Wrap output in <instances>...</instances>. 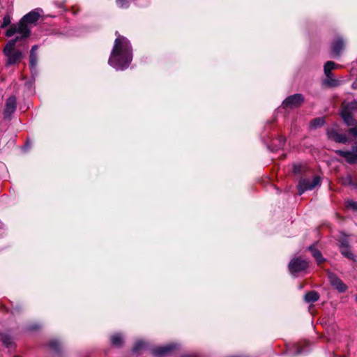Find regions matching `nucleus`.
Masks as SVG:
<instances>
[{"instance_id":"5701e85b","label":"nucleus","mask_w":357,"mask_h":357,"mask_svg":"<svg viewBox=\"0 0 357 357\" xmlns=\"http://www.w3.org/2000/svg\"><path fill=\"white\" fill-rule=\"evenodd\" d=\"M117 4L120 8H126L128 5V0H117Z\"/></svg>"},{"instance_id":"f3484780","label":"nucleus","mask_w":357,"mask_h":357,"mask_svg":"<svg viewBox=\"0 0 357 357\" xmlns=\"http://www.w3.org/2000/svg\"><path fill=\"white\" fill-rule=\"evenodd\" d=\"M309 249L312 252L313 257L316 259L318 264H321L324 261V259L323 258L322 255L319 250H317L312 246L310 247Z\"/></svg>"},{"instance_id":"2eb2a0df","label":"nucleus","mask_w":357,"mask_h":357,"mask_svg":"<svg viewBox=\"0 0 357 357\" xmlns=\"http://www.w3.org/2000/svg\"><path fill=\"white\" fill-rule=\"evenodd\" d=\"M319 298V295L317 292L314 291H311L305 294L304 296V299L307 303H312L318 301Z\"/></svg>"},{"instance_id":"ddd939ff","label":"nucleus","mask_w":357,"mask_h":357,"mask_svg":"<svg viewBox=\"0 0 357 357\" xmlns=\"http://www.w3.org/2000/svg\"><path fill=\"white\" fill-rule=\"evenodd\" d=\"M340 251L341 253L346 257L349 259H353L354 255L351 252L349 251V243L347 238L345 236H343L340 240Z\"/></svg>"},{"instance_id":"c85d7f7f","label":"nucleus","mask_w":357,"mask_h":357,"mask_svg":"<svg viewBox=\"0 0 357 357\" xmlns=\"http://www.w3.org/2000/svg\"><path fill=\"white\" fill-rule=\"evenodd\" d=\"M50 344V347H51L52 348H54V349H56L57 348V347H58V342H56V341L51 342Z\"/></svg>"},{"instance_id":"4468645a","label":"nucleus","mask_w":357,"mask_h":357,"mask_svg":"<svg viewBox=\"0 0 357 357\" xmlns=\"http://www.w3.org/2000/svg\"><path fill=\"white\" fill-rule=\"evenodd\" d=\"M344 47V42L342 39H337L333 43L332 46V52L336 56H339L342 50Z\"/></svg>"},{"instance_id":"a211bd4d","label":"nucleus","mask_w":357,"mask_h":357,"mask_svg":"<svg viewBox=\"0 0 357 357\" xmlns=\"http://www.w3.org/2000/svg\"><path fill=\"white\" fill-rule=\"evenodd\" d=\"M111 342L113 345L119 347L123 344V339L121 334H115L111 337Z\"/></svg>"},{"instance_id":"9d476101","label":"nucleus","mask_w":357,"mask_h":357,"mask_svg":"<svg viewBox=\"0 0 357 357\" xmlns=\"http://www.w3.org/2000/svg\"><path fill=\"white\" fill-rule=\"evenodd\" d=\"M16 109V98L11 96L6 100V107L3 112L5 118H10Z\"/></svg>"},{"instance_id":"dca6fc26","label":"nucleus","mask_w":357,"mask_h":357,"mask_svg":"<svg viewBox=\"0 0 357 357\" xmlns=\"http://www.w3.org/2000/svg\"><path fill=\"white\" fill-rule=\"evenodd\" d=\"M38 50V45H34L32 47L30 52V65L32 68H35L37 65V55L36 54V50Z\"/></svg>"},{"instance_id":"b1692460","label":"nucleus","mask_w":357,"mask_h":357,"mask_svg":"<svg viewBox=\"0 0 357 357\" xmlns=\"http://www.w3.org/2000/svg\"><path fill=\"white\" fill-rule=\"evenodd\" d=\"M145 345V343L143 341H138L136 342L135 346L134 347L135 351H138L142 349Z\"/></svg>"},{"instance_id":"aec40b11","label":"nucleus","mask_w":357,"mask_h":357,"mask_svg":"<svg viewBox=\"0 0 357 357\" xmlns=\"http://www.w3.org/2000/svg\"><path fill=\"white\" fill-rule=\"evenodd\" d=\"M341 182L344 185H354L352 178L350 175H347V176L342 178Z\"/></svg>"},{"instance_id":"cd10ccee","label":"nucleus","mask_w":357,"mask_h":357,"mask_svg":"<svg viewBox=\"0 0 357 357\" xmlns=\"http://www.w3.org/2000/svg\"><path fill=\"white\" fill-rule=\"evenodd\" d=\"M10 23V19L8 17H5L3 19V22L2 24V27L6 26Z\"/></svg>"},{"instance_id":"39448f33","label":"nucleus","mask_w":357,"mask_h":357,"mask_svg":"<svg viewBox=\"0 0 357 357\" xmlns=\"http://www.w3.org/2000/svg\"><path fill=\"white\" fill-rule=\"evenodd\" d=\"M320 181L321 180L319 176H314L312 180L308 178L301 179L298 185V194L302 195L306 190L314 189L320 184Z\"/></svg>"},{"instance_id":"a878e982","label":"nucleus","mask_w":357,"mask_h":357,"mask_svg":"<svg viewBox=\"0 0 357 357\" xmlns=\"http://www.w3.org/2000/svg\"><path fill=\"white\" fill-rule=\"evenodd\" d=\"M1 340L6 346H8L11 343V340L6 336H2Z\"/></svg>"},{"instance_id":"423d86ee","label":"nucleus","mask_w":357,"mask_h":357,"mask_svg":"<svg viewBox=\"0 0 357 357\" xmlns=\"http://www.w3.org/2000/svg\"><path fill=\"white\" fill-rule=\"evenodd\" d=\"M335 153L349 164L357 163V146L352 147L349 151L337 150Z\"/></svg>"},{"instance_id":"f257e3e1","label":"nucleus","mask_w":357,"mask_h":357,"mask_svg":"<svg viewBox=\"0 0 357 357\" xmlns=\"http://www.w3.org/2000/svg\"><path fill=\"white\" fill-rule=\"evenodd\" d=\"M132 61V51L128 40L122 36L115 40L109 63L116 69L126 68Z\"/></svg>"},{"instance_id":"9b49d317","label":"nucleus","mask_w":357,"mask_h":357,"mask_svg":"<svg viewBox=\"0 0 357 357\" xmlns=\"http://www.w3.org/2000/svg\"><path fill=\"white\" fill-rule=\"evenodd\" d=\"M176 344H169L162 347H158L153 349V354L157 356H164L175 349Z\"/></svg>"},{"instance_id":"1a4fd4ad","label":"nucleus","mask_w":357,"mask_h":357,"mask_svg":"<svg viewBox=\"0 0 357 357\" xmlns=\"http://www.w3.org/2000/svg\"><path fill=\"white\" fill-rule=\"evenodd\" d=\"M328 278L329 279L331 284L340 292H344L346 291L347 286L342 282V281L339 278L337 277L336 275H335L333 273L328 272Z\"/></svg>"},{"instance_id":"393cba45","label":"nucleus","mask_w":357,"mask_h":357,"mask_svg":"<svg viewBox=\"0 0 357 357\" xmlns=\"http://www.w3.org/2000/svg\"><path fill=\"white\" fill-rule=\"evenodd\" d=\"M327 83L331 86H337L338 85V82L335 79H328L327 80Z\"/></svg>"},{"instance_id":"f8f14e48","label":"nucleus","mask_w":357,"mask_h":357,"mask_svg":"<svg viewBox=\"0 0 357 357\" xmlns=\"http://www.w3.org/2000/svg\"><path fill=\"white\" fill-rule=\"evenodd\" d=\"M329 139L339 143H345L347 142V137L345 135L338 133L335 130H329L327 132Z\"/></svg>"},{"instance_id":"f03ea898","label":"nucleus","mask_w":357,"mask_h":357,"mask_svg":"<svg viewBox=\"0 0 357 357\" xmlns=\"http://www.w3.org/2000/svg\"><path fill=\"white\" fill-rule=\"evenodd\" d=\"M39 13L36 11L29 13L24 16L18 24L11 26L7 30L6 36L10 37L15 33H18L22 39L27 38L30 33L27 24L36 22L39 19Z\"/></svg>"},{"instance_id":"412c9836","label":"nucleus","mask_w":357,"mask_h":357,"mask_svg":"<svg viewBox=\"0 0 357 357\" xmlns=\"http://www.w3.org/2000/svg\"><path fill=\"white\" fill-rule=\"evenodd\" d=\"M347 207L352 208L353 210H357V202L348 201L347 202Z\"/></svg>"},{"instance_id":"6ab92c4d","label":"nucleus","mask_w":357,"mask_h":357,"mask_svg":"<svg viewBox=\"0 0 357 357\" xmlns=\"http://www.w3.org/2000/svg\"><path fill=\"white\" fill-rule=\"evenodd\" d=\"M335 63L333 61H327L324 66V73L328 78L330 77L331 70L335 68Z\"/></svg>"},{"instance_id":"6e6552de","label":"nucleus","mask_w":357,"mask_h":357,"mask_svg":"<svg viewBox=\"0 0 357 357\" xmlns=\"http://www.w3.org/2000/svg\"><path fill=\"white\" fill-rule=\"evenodd\" d=\"M308 266V262L301 258L292 259L289 264V268L291 273L300 272L305 270Z\"/></svg>"},{"instance_id":"0eeeda50","label":"nucleus","mask_w":357,"mask_h":357,"mask_svg":"<svg viewBox=\"0 0 357 357\" xmlns=\"http://www.w3.org/2000/svg\"><path fill=\"white\" fill-rule=\"evenodd\" d=\"M303 101V96L300 93H296L287 98L282 105L284 107L296 108L301 106Z\"/></svg>"},{"instance_id":"4be33fe9","label":"nucleus","mask_w":357,"mask_h":357,"mask_svg":"<svg viewBox=\"0 0 357 357\" xmlns=\"http://www.w3.org/2000/svg\"><path fill=\"white\" fill-rule=\"evenodd\" d=\"M324 124V120L321 119H317L312 121V125L314 127L319 126Z\"/></svg>"},{"instance_id":"20e7f679","label":"nucleus","mask_w":357,"mask_h":357,"mask_svg":"<svg viewBox=\"0 0 357 357\" xmlns=\"http://www.w3.org/2000/svg\"><path fill=\"white\" fill-rule=\"evenodd\" d=\"M357 111V102H343L342 104L341 116L348 126H355L356 122L352 115Z\"/></svg>"},{"instance_id":"bb28decb","label":"nucleus","mask_w":357,"mask_h":357,"mask_svg":"<svg viewBox=\"0 0 357 357\" xmlns=\"http://www.w3.org/2000/svg\"><path fill=\"white\" fill-rule=\"evenodd\" d=\"M348 132H349V134H351L354 137H357V127L356 126L350 128L348 130Z\"/></svg>"},{"instance_id":"7ed1b4c3","label":"nucleus","mask_w":357,"mask_h":357,"mask_svg":"<svg viewBox=\"0 0 357 357\" xmlns=\"http://www.w3.org/2000/svg\"><path fill=\"white\" fill-rule=\"evenodd\" d=\"M20 39H22L20 36H17L15 39L9 40L3 49V52L7 57V63L8 65L19 63L22 58V52L15 50L16 43Z\"/></svg>"}]
</instances>
